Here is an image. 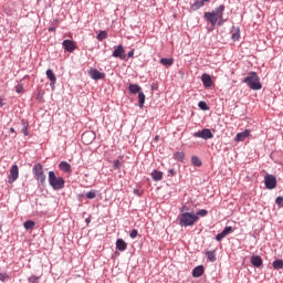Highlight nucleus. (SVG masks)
I'll return each instance as SVG.
<instances>
[{
    "label": "nucleus",
    "instance_id": "4",
    "mask_svg": "<svg viewBox=\"0 0 283 283\" xmlns=\"http://www.w3.org/2000/svg\"><path fill=\"white\" fill-rule=\"evenodd\" d=\"M198 222V217L193 212H182L179 216V226L180 227H193Z\"/></svg>",
    "mask_w": 283,
    "mask_h": 283
},
{
    "label": "nucleus",
    "instance_id": "21",
    "mask_svg": "<svg viewBox=\"0 0 283 283\" xmlns=\"http://www.w3.org/2000/svg\"><path fill=\"white\" fill-rule=\"evenodd\" d=\"M116 249L117 251H127V242H125L123 239H117Z\"/></svg>",
    "mask_w": 283,
    "mask_h": 283
},
{
    "label": "nucleus",
    "instance_id": "45",
    "mask_svg": "<svg viewBox=\"0 0 283 283\" xmlns=\"http://www.w3.org/2000/svg\"><path fill=\"white\" fill-rule=\"evenodd\" d=\"M168 174H170V176H176L177 172H176V170L172 168V169H169V170H168Z\"/></svg>",
    "mask_w": 283,
    "mask_h": 283
},
{
    "label": "nucleus",
    "instance_id": "18",
    "mask_svg": "<svg viewBox=\"0 0 283 283\" xmlns=\"http://www.w3.org/2000/svg\"><path fill=\"white\" fill-rule=\"evenodd\" d=\"M59 167H60L61 171H64V174H72V165H70V163L61 161L59 164Z\"/></svg>",
    "mask_w": 283,
    "mask_h": 283
},
{
    "label": "nucleus",
    "instance_id": "5",
    "mask_svg": "<svg viewBox=\"0 0 283 283\" xmlns=\"http://www.w3.org/2000/svg\"><path fill=\"white\" fill-rule=\"evenodd\" d=\"M112 56L114 59H119L120 61H127V54H125V48L122 44L114 46Z\"/></svg>",
    "mask_w": 283,
    "mask_h": 283
},
{
    "label": "nucleus",
    "instance_id": "48",
    "mask_svg": "<svg viewBox=\"0 0 283 283\" xmlns=\"http://www.w3.org/2000/svg\"><path fill=\"white\" fill-rule=\"evenodd\" d=\"M50 32H56V28L52 27L49 29Z\"/></svg>",
    "mask_w": 283,
    "mask_h": 283
},
{
    "label": "nucleus",
    "instance_id": "25",
    "mask_svg": "<svg viewBox=\"0 0 283 283\" xmlns=\"http://www.w3.org/2000/svg\"><path fill=\"white\" fill-rule=\"evenodd\" d=\"M195 216L197 217V222H198L200 220V218H207V216H209V211L201 209V210L197 211L195 213Z\"/></svg>",
    "mask_w": 283,
    "mask_h": 283
},
{
    "label": "nucleus",
    "instance_id": "16",
    "mask_svg": "<svg viewBox=\"0 0 283 283\" xmlns=\"http://www.w3.org/2000/svg\"><path fill=\"white\" fill-rule=\"evenodd\" d=\"M32 174L34 176V178H38L40 176H42L44 172H43V165L41 164H35L32 168Z\"/></svg>",
    "mask_w": 283,
    "mask_h": 283
},
{
    "label": "nucleus",
    "instance_id": "39",
    "mask_svg": "<svg viewBox=\"0 0 283 283\" xmlns=\"http://www.w3.org/2000/svg\"><path fill=\"white\" fill-rule=\"evenodd\" d=\"M129 238H130L132 240H136V238H138V230L133 229V230L130 231V233H129Z\"/></svg>",
    "mask_w": 283,
    "mask_h": 283
},
{
    "label": "nucleus",
    "instance_id": "34",
    "mask_svg": "<svg viewBox=\"0 0 283 283\" xmlns=\"http://www.w3.org/2000/svg\"><path fill=\"white\" fill-rule=\"evenodd\" d=\"M85 197L88 200H94V198H96V190H91V191L86 192Z\"/></svg>",
    "mask_w": 283,
    "mask_h": 283
},
{
    "label": "nucleus",
    "instance_id": "8",
    "mask_svg": "<svg viewBox=\"0 0 283 283\" xmlns=\"http://www.w3.org/2000/svg\"><path fill=\"white\" fill-rule=\"evenodd\" d=\"M18 179H19V166L13 165L10 168L8 182H9V185H12L13 182H17Z\"/></svg>",
    "mask_w": 283,
    "mask_h": 283
},
{
    "label": "nucleus",
    "instance_id": "42",
    "mask_svg": "<svg viewBox=\"0 0 283 283\" xmlns=\"http://www.w3.org/2000/svg\"><path fill=\"white\" fill-rule=\"evenodd\" d=\"M275 203H276L279 207H282V205H283V197H282V196L277 197V198L275 199Z\"/></svg>",
    "mask_w": 283,
    "mask_h": 283
},
{
    "label": "nucleus",
    "instance_id": "43",
    "mask_svg": "<svg viewBox=\"0 0 283 283\" xmlns=\"http://www.w3.org/2000/svg\"><path fill=\"white\" fill-rule=\"evenodd\" d=\"M8 280V274L7 273H0V281L6 282Z\"/></svg>",
    "mask_w": 283,
    "mask_h": 283
},
{
    "label": "nucleus",
    "instance_id": "47",
    "mask_svg": "<svg viewBox=\"0 0 283 283\" xmlns=\"http://www.w3.org/2000/svg\"><path fill=\"white\" fill-rule=\"evenodd\" d=\"M10 133L14 134V136H17V130H14V128H12V127L10 128Z\"/></svg>",
    "mask_w": 283,
    "mask_h": 283
},
{
    "label": "nucleus",
    "instance_id": "23",
    "mask_svg": "<svg viewBox=\"0 0 283 283\" xmlns=\"http://www.w3.org/2000/svg\"><path fill=\"white\" fill-rule=\"evenodd\" d=\"M140 90L143 88L138 84H129L128 86V92H130V94H139Z\"/></svg>",
    "mask_w": 283,
    "mask_h": 283
},
{
    "label": "nucleus",
    "instance_id": "46",
    "mask_svg": "<svg viewBox=\"0 0 283 283\" xmlns=\"http://www.w3.org/2000/svg\"><path fill=\"white\" fill-rule=\"evenodd\" d=\"M224 21H227V20H223L222 18L219 19L218 25H220V27L224 25Z\"/></svg>",
    "mask_w": 283,
    "mask_h": 283
},
{
    "label": "nucleus",
    "instance_id": "44",
    "mask_svg": "<svg viewBox=\"0 0 283 283\" xmlns=\"http://www.w3.org/2000/svg\"><path fill=\"white\" fill-rule=\"evenodd\" d=\"M127 56H128V59H134V50H130V51L127 53Z\"/></svg>",
    "mask_w": 283,
    "mask_h": 283
},
{
    "label": "nucleus",
    "instance_id": "3",
    "mask_svg": "<svg viewBox=\"0 0 283 283\" xmlns=\"http://www.w3.org/2000/svg\"><path fill=\"white\" fill-rule=\"evenodd\" d=\"M224 14V4L219 6L216 8L212 12H206L205 19L211 23V25H216L218 23L219 19H222Z\"/></svg>",
    "mask_w": 283,
    "mask_h": 283
},
{
    "label": "nucleus",
    "instance_id": "36",
    "mask_svg": "<svg viewBox=\"0 0 283 283\" xmlns=\"http://www.w3.org/2000/svg\"><path fill=\"white\" fill-rule=\"evenodd\" d=\"M45 172H43L42 175H40L39 177H35V180H38V182H40V185H45Z\"/></svg>",
    "mask_w": 283,
    "mask_h": 283
},
{
    "label": "nucleus",
    "instance_id": "14",
    "mask_svg": "<svg viewBox=\"0 0 283 283\" xmlns=\"http://www.w3.org/2000/svg\"><path fill=\"white\" fill-rule=\"evenodd\" d=\"M205 3H209V0H193V3L190 6V10L196 12V10H200L205 6Z\"/></svg>",
    "mask_w": 283,
    "mask_h": 283
},
{
    "label": "nucleus",
    "instance_id": "1",
    "mask_svg": "<svg viewBox=\"0 0 283 283\" xmlns=\"http://www.w3.org/2000/svg\"><path fill=\"white\" fill-rule=\"evenodd\" d=\"M242 83H245V85L254 92L262 90V83L260 82V76L256 72L251 71L248 73V76L243 78Z\"/></svg>",
    "mask_w": 283,
    "mask_h": 283
},
{
    "label": "nucleus",
    "instance_id": "11",
    "mask_svg": "<svg viewBox=\"0 0 283 283\" xmlns=\"http://www.w3.org/2000/svg\"><path fill=\"white\" fill-rule=\"evenodd\" d=\"M96 138V134L94 132L88 130L82 134V143L84 145H91V143Z\"/></svg>",
    "mask_w": 283,
    "mask_h": 283
},
{
    "label": "nucleus",
    "instance_id": "9",
    "mask_svg": "<svg viewBox=\"0 0 283 283\" xmlns=\"http://www.w3.org/2000/svg\"><path fill=\"white\" fill-rule=\"evenodd\" d=\"M88 76L93 78V81H103V78H105V73L98 71V69H90Z\"/></svg>",
    "mask_w": 283,
    "mask_h": 283
},
{
    "label": "nucleus",
    "instance_id": "30",
    "mask_svg": "<svg viewBox=\"0 0 283 283\" xmlns=\"http://www.w3.org/2000/svg\"><path fill=\"white\" fill-rule=\"evenodd\" d=\"M175 160H179V163H182L185 160V153L184 151H176L174 154Z\"/></svg>",
    "mask_w": 283,
    "mask_h": 283
},
{
    "label": "nucleus",
    "instance_id": "40",
    "mask_svg": "<svg viewBox=\"0 0 283 283\" xmlns=\"http://www.w3.org/2000/svg\"><path fill=\"white\" fill-rule=\"evenodd\" d=\"M29 283H39V276L32 275L28 279Z\"/></svg>",
    "mask_w": 283,
    "mask_h": 283
},
{
    "label": "nucleus",
    "instance_id": "49",
    "mask_svg": "<svg viewBox=\"0 0 283 283\" xmlns=\"http://www.w3.org/2000/svg\"><path fill=\"white\" fill-rule=\"evenodd\" d=\"M0 107H3V98L0 97Z\"/></svg>",
    "mask_w": 283,
    "mask_h": 283
},
{
    "label": "nucleus",
    "instance_id": "51",
    "mask_svg": "<svg viewBox=\"0 0 283 283\" xmlns=\"http://www.w3.org/2000/svg\"><path fill=\"white\" fill-rule=\"evenodd\" d=\"M155 140H158V136L155 137Z\"/></svg>",
    "mask_w": 283,
    "mask_h": 283
},
{
    "label": "nucleus",
    "instance_id": "33",
    "mask_svg": "<svg viewBox=\"0 0 283 283\" xmlns=\"http://www.w3.org/2000/svg\"><path fill=\"white\" fill-rule=\"evenodd\" d=\"M96 39H97V41H103V40L107 39V31H99Z\"/></svg>",
    "mask_w": 283,
    "mask_h": 283
},
{
    "label": "nucleus",
    "instance_id": "13",
    "mask_svg": "<svg viewBox=\"0 0 283 283\" xmlns=\"http://www.w3.org/2000/svg\"><path fill=\"white\" fill-rule=\"evenodd\" d=\"M229 233H233V228L232 227H226L221 233L216 235V240L217 242H222V240H224V238H227V235H229Z\"/></svg>",
    "mask_w": 283,
    "mask_h": 283
},
{
    "label": "nucleus",
    "instance_id": "10",
    "mask_svg": "<svg viewBox=\"0 0 283 283\" xmlns=\"http://www.w3.org/2000/svg\"><path fill=\"white\" fill-rule=\"evenodd\" d=\"M62 48L63 50H65V52L72 54L76 50V43L74 42V40H64L62 42Z\"/></svg>",
    "mask_w": 283,
    "mask_h": 283
},
{
    "label": "nucleus",
    "instance_id": "37",
    "mask_svg": "<svg viewBox=\"0 0 283 283\" xmlns=\"http://www.w3.org/2000/svg\"><path fill=\"white\" fill-rule=\"evenodd\" d=\"M22 134H24V136H30V132H28V123H25V120H22Z\"/></svg>",
    "mask_w": 283,
    "mask_h": 283
},
{
    "label": "nucleus",
    "instance_id": "50",
    "mask_svg": "<svg viewBox=\"0 0 283 283\" xmlns=\"http://www.w3.org/2000/svg\"><path fill=\"white\" fill-rule=\"evenodd\" d=\"M187 210H188L187 206H184V207L181 208V211H187Z\"/></svg>",
    "mask_w": 283,
    "mask_h": 283
},
{
    "label": "nucleus",
    "instance_id": "19",
    "mask_svg": "<svg viewBox=\"0 0 283 283\" xmlns=\"http://www.w3.org/2000/svg\"><path fill=\"white\" fill-rule=\"evenodd\" d=\"M250 262L252 266H255L256 269H260L262 266V256L260 255H252L250 259Z\"/></svg>",
    "mask_w": 283,
    "mask_h": 283
},
{
    "label": "nucleus",
    "instance_id": "15",
    "mask_svg": "<svg viewBox=\"0 0 283 283\" xmlns=\"http://www.w3.org/2000/svg\"><path fill=\"white\" fill-rule=\"evenodd\" d=\"M46 78H49L51 87H54V85H56V75L54 74V71H52V69L46 70Z\"/></svg>",
    "mask_w": 283,
    "mask_h": 283
},
{
    "label": "nucleus",
    "instance_id": "28",
    "mask_svg": "<svg viewBox=\"0 0 283 283\" xmlns=\"http://www.w3.org/2000/svg\"><path fill=\"white\" fill-rule=\"evenodd\" d=\"M273 269H275L276 271H280L281 269H283V260H274L272 263Z\"/></svg>",
    "mask_w": 283,
    "mask_h": 283
},
{
    "label": "nucleus",
    "instance_id": "6",
    "mask_svg": "<svg viewBox=\"0 0 283 283\" xmlns=\"http://www.w3.org/2000/svg\"><path fill=\"white\" fill-rule=\"evenodd\" d=\"M195 138H202V140H211L213 138V133L209 128L196 132L192 135Z\"/></svg>",
    "mask_w": 283,
    "mask_h": 283
},
{
    "label": "nucleus",
    "instance_id": "29",
    "mask_svg": "<svg viewBox=\"0 0 283 283\" xmlns=\"http://www.w3.org/2000/svg\"><path fill=\"white\" fill-rule=\"evenodd\" d=\"M138 105L140 108L145 107V93H138Z\"/></svg>",
    "mask_w": 283,
    "mask_h": 283
},
{
    "label": "nucleus",
    "instance_id": "27",
    "mask_svg": "<svg viewBox=\"0 0 283 283\" xmlns=\"http://www.w3.org/2000/svg\"><path fill=\"white\" fill-rule=\"evenodd\" d=\"M159 63H161V65H166L169 67V66L174 65V59L163 57V59H160Z\"/></svg>",
    "mask_w": 283,
    "mask_h": 283
},
{
    "label": "nucleus",
    "instance_id": "17",
    "mask_svg": "<svg viewBox=\"0 0 283 283\" xmlns=\"http://www.w3.org/2000/svg\"><path fill=\"white\" fill-rule=\"evenodd\" d=\"M250 134L251 133L249 132V129H245L242 133H238L237 136H235V142L237 143H243V140H247V138H249Z\"/></svg>",
    "mask_w": 283,
    "mask_h": 283
},
{
    "label": "nucleus",
    "instance_id": "41",
    "mask_svg": "<svg viewBox=\"0 0 283 283\" xmlns=\"http://www.w3.org/2000/svg\"><path fill=\"white\" fill-rule=\"evenodd\" d=\"M15 92H17V94H23V86L21 84H18L15 86Z\"/></svg>",
    "mask_w": 283,
    "mask_h": 283
},
{
    "label": "nucleus",
    "instance_id": "24",
    "mask_svg": "<svg viewBox=\"0 0 283 283\" xmlns=\"http://www.w3.org/2000/svg\"><path fill=\"white\" fill-rule=\"evenodd\" d=\"M206 258L208 262H216V250H210L206 252Z\"/></svg>",
    "mask_w": 283,
    "mask_h": 283
},
{
    "label": "nucleus",
    "instance_id": "7",
    "mask_svg": "<svg viewBox=\"0 0 283 283\" xmlns=\"http://www.w3.org/2000/svg\"><path fill=\"white\" fill-rule=\"evenodd\" d=\"M265 189H275L277 187V178L273 175H266L264 177Z\"/></svg>",
    "mask_w": 283,
    "mask_h": 283
},
{
    "label": "nucleus",
    "instance_id": "12",
    "mask_svg": "<svg viewBox=\"0 0 283 283\" xmlns=\"http://www.w3.org/2000/svg\"><path fill=\"white\" fill-rule=\"evenodd\" d=\"M201 82L206 90H209V87H212L213 85V80L211 78V75H209L208 73H203L201 75Z\"/></svg>",
    "mask_w": 283,
    "mask_h": 283
},
{
    "label": "nucleus",
    "instance_id": "38",
    "mask_svg": "<svg viewBox=\"0 0 283 283\" xmlns=\"http://www.w3.org/2000/svg\"><path fill=\"white\" fill-rule=\"evenodd\" d=\"M232 41H240V29H237L231 36Z\"/></svg>",
    "mask_w": 283,
    "mask_h": 283
},
{
    "label": "nucleus",
    "instance_id": "22",
    "mask_svg": "<svg viewBox=\"0 0 283 283\" xmlns=\"http://www.w3.org/2000/svg\"><path fill=\"white\" fill-rule=\"evenodd\" d=\"M150 176L155 182L163 180V171L154 169L151 171Z\"/></svg>",
    "mask_w": 283,
    "mask_h": 283
},
{
    "label": "nucleus",
    "instance_id": "32",
    "mask_svg": "<svg viewBox=\"0 0 283 283\" xmlns=\"http://www.w3.org/2000/svg\"><path fill=\"white\" fill-rule=\"evenodd\" d=\"M198 107H199L200 109H202V112H209V105H208L207 102H205V101H200V102L198 103Z\"/></svg>",
    "mask_w": 283,
    "mask_h": 283
},
{
    "label": "nucleus",
    "instance_id": "31",
    "mask_svg": "<svg viewBox=\"0 0 283 283\" xmlns=\"http://www.w3.org/2000/svg\"><path fill=\"white\" fill-rule=\"evenodd\" d=\"M191 163L195 165V167H202V160H200L198 156H192Z\"/></svg>",
    "mask_w": 283,
    "mask_h": 283
},
{
    "label": "nucleus",
    "instance_id": "26",
    "mask_svg": "<svg viewBox=\"0 0 283 283\" xmlns=\"http://www.w3.org/2000/svg\"><path fill=\"white\" fill-rule=\"evenodd\" d=\"M35 224L36 223L33 220H27L23 223V227H24V229H27V231H31L32 229H34Z\"/></svg>",
    "mask_w": 283,
    "mask_h": 283
},
{
    "label": "nucleus",
    "instance_id": "20",
    "mask_svg": "<svg viewBox=\"0 0 283 283\" xmlns=\"http://www.w3.org/2000/svg\"><path fill=\"white\" fill-rule=\"evenodd\" d=\"M205 275V266L198 265L192 270V277H202Z\"/></svg>",
    "mask_w": 283,
    "mask_h": 283
},
{
    "label": "nucleus",
    "instance_id": "35",
    "mask_svg": "<svg viewBox=\"0 0 283 283\" xmlns=\"http://www.w3.org/2000/svg\"><path fill=\"white\" fill-rule=\"evenodd\" d=\"M120 167H123V161H120V160H118V159H115V160L113 161V168L116 169V170H118V169H120Z\"/></svg>",
    "mask_w": 283,
    "mask_h": 283
},
{
    "label": "nucleus",
    "instance_id": "2",
    "mask_svg": "<svg viewBox=\"0 0 283 283\" xmlns=\"http://www.w3.org/2000/svg\"><path fill=\"white\" fill-rule=\"evenodd\" d=\"M49 185L54 191H61L65 188V179L63 177H56V172L49 171Z\"/></svg>",
    "mask_w": 283,
    "mask_h": 283
}]
</instances>
